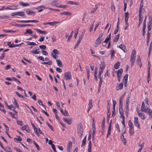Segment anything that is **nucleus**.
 <instances>
[{
    "label": "nucleus",
    "instance_id": "obj_1",
    "mask_svg": "<svg viewBox=\"0 0 152 152\" xmlns=\"http://www.w3.org/2000/svg\"><path fill=\"white\" fill-rule=\"evenodd\" d=\"M144 101L146 103V105H145L143 102H142L141 107V110L142 111H144L145 113L150 109L149 108V106L148 102V99H146L144 100Z\"/></svg>",
    "mask_w": 152,
    "mask_h": 152
},
{
    "label": "nucleus",
    "instance_id": "obj_2",
    "mask_svg": "<svg viewBox=\"0 0 152 152\" xmlns=\"http://www.w3.org/2000/svg\"><path fill=\"white\" fill-rule=\"evenodd\" d=\"M77 130L78 134L80 137H81L83 134V128L81 123H79L77 127Z\"/></svg>",
    "mask_w": 152,
    "mask_h": 152
},
{
    "label": "nucleus",
    "instance_id": "obj_3",
    "mask_svg": "<svg viewBox=\"0 0 152 152\" xmlns=\"http://www.w3.org/2000/svg\"><path fill=\"white\" fill-rule=\"evenodd\" d=\"M64 78L66 80H69L72 79L71 75L70 72H66L64 75Z\"/></svg>",
    "mask_w": 152,
    "mask_h": 152
},
{
    "label": "nucleus",
    "instance_id": "obj_4",
    "mask_svg": "<svg viewBox=\"0 0 152 152\" xmlns=\"http://www.w3.org/2000/svg\"><path fill=\"white\" fill-rule=\"evenodd\" d=\"M15 15H17L20 16H22L24 15H25L24 14V12L23 11L19 12H15L12 13L11 16H13Z\"/></svg>",
    "mask_w": 152,
    "mask_h": 152
},
{
    "label": "nucleus",
    "instance_id": "obj_5",
    "mask_svg": "<svg viewBox=\"0 0 152 152\" xmlns=\"http://www.w3.org/2000/svg\"><path fill=\"white\" fill-rule=\"evenodd\" d=\"M17 22H20L21 23H30V22H36V23H39V21L38 20H19L17 21Z\"/></svg>",
    "mask_w": 152,
    "mask_h": 152
},
{
    "label": "nucleus",
    "instance_id": "obj_6",
    "mask_svg": "<svg viewBox=\"0 0 152 152\" xmlns=\"http://www.w3.org/2000/svg\"><path fill=\"white\" fill-rule=\"evenodd\" d=\"M72 146V142L71 141L68 142L67 147V152H71V148Z\"/></svg>",
    "mask_w": 152,
    "mask_h": 152
},
{
    "label": "nucleus",
    "instance_id": "obj_7",
    "mask_svg": "<svg viewBox=\"0 0 152 152\" xmlns=\"http://www.w3.org/2000/svg\"><path fill=\"white\" fill-rule=\"evenodd\" d=\"M134 123L135 126H137L138 129H140V126L138 122V118L137 117L134 118Z\"/></svg>",
    "mask_w": 152,
    "mask_h": 152
},
{
    "label": "nucleus",
    "instance_id": "obj_8",
    "mask_svg": "<svg viewBox=\"0 0 152 152\" xmlns=\"http://www.w3.org/2000/svg\"><path fill=\"white\" fill-rule=\"evenodd\" d=\"M139 22L138 24V27H139L142 23L143 17L141 13H139Z\"/></svg>",
    "mask_w": 152,
    "mask_h": 152
},
{
    "label": "nucleus",
    "instance_id": "obj_9",
    "mask_svg": "<svg viewBox=\"0 0 152 152\" xmlns=\"http://www.w3.org/2000/svg\"><path fill=\"white\" fill-rule=\"evenodd\" d=\"M63 120L69 125H70L72 121V119L71 118L69 119H68L67 118L64 117L63 118Z\"/></svg>",
    "mask_w": 152,
    "mask_h": 152
},
{
    "label": "nucleus",
    "instance_id": "obj_10",
    "mask_svg": "<svg viewBox=\"0 0 152 152\" xmlns=\"http://www.w3.org/2000/svg\"><path fill=\"white\" fill-rule=\"evenodd\" d=\"M137 112L138 115L143 120H144L145 118V117L144 113H140L139 110H137Z\"/></svg>",
    "mask_w": 152,
    "mask_h": 152
},
{
    "label": "nucleus",
    "instance_id": "obj_11",
    "mask_svg": "<svg viewBox=\"0 0 152 152\" xmlns=\"http://www.w3.org/2000/svg\"><path fill=\"white\" fill-rule=\"evenodd\" d=\"M60 22L58 21H53L47 23H44L43 24L44 25L49 24L50 26H54L56 24L59 23Z\"/></svg>",
    "mask_w": 152,
    "mask_h": 152
},
{
    "label": "nucleus",
    "instance_id": "obj_12",
    "mask_svg": "<svg viewBox=\"0 0 152 152\" xmlns=\"http://www.w3.org/2000/svg\"><path fill=\"white\" fill-rule=\"evenodd\" d=\"M123 72V69L121 68L117 71V77H121V75Z\"/></svg>",
    "mask_w": 152,
    "mask_h": 152
},
{
    "label": "nucleus",
    "instance_id": "obj_13",
    "mask_svg": "<svg viewBox=\"0 0 152 152\" xmlns=\"http://www.w3.org/2000/svg\"><path fill=\"white\" fill-rule=\"evenodd\" d=\"M17 6L16 5H13L10 7H7L6 8V10H15L17 9Z\"/></svg>",
    "mask_w": 152,
    "mask_h": 152
},
{
    "label": "nucleus",
    "instance_id": "obj_14",
    "mask_svg": "<svg viewBox=\"0 0 152 152\" xmlns=\"http://www.w3.org/2000/svg\"><path fill=\"white\" fill-rule=\"evenodd\" d=\"M31 124L32 126H33V127L34 128V131H35V133L37 135V136L39 137V134L38 133V131H37V128H36V126L34 125V124L31 121Z\"/></svg>",
    "mask_w": 152,
    "mask_h": 152
},
{
    "label": "nucleus",
    "instance_id": "obj_15",
    "mask_svg": "<svg viewBox=\"0 0 152 152\" xmlns=\"http://www.w3.org/2000/svg\"><path fill=\"white\" fill-rule=\"evenodd\" d=\"M136 57H131L130 59V61L131 62V67H132L134 65L135 62Z\"/></svg>",
    "mask_w": 152,
    "mask_h": 152
},
{
    "label": "nucleus",
    "instance_id": "obj_16",
    "mask_svg": "<svg viewBox=\"0 0 152 152\" xmlns=\"http://www.w3.org/2000/svg\"><path fill=\"white\" fill-rule=\"evenodd\" d=\"M92 131H93V134H92V138L93 139L95 136V133L96 129L95 127V123H93L92 124Z\"/></svg>",
    "mask_w": 152,
    "mask_h": 152
},
{
    "label": "nucleus",
    "instance_id": "obj_17",
    "mask_svg": "<svg viewBox=\"0 0 152 152\" xmlns=\"http://www.w3.org/2000/svg\"><path fill=\"white\" fill-rule=\"evenodd\" d=\"M105 67V65L103 63H101L100 64L99 71L103 72Z\"/></svg>",
    "mask_w": 152,
    "mask_h": 152
},
{
    "label": "nucleus",
    "instance_id": "obj_18",
    "mask_svg": "<svg viewBox=\"0 0 152 152\" xmlns=\"http://www.w3.org/2000/svg\"><path fill=\"white\" fill-rule=\"evenodd\" d=\"M118 86L116 87V89L117 90L122 89L123 87V84L122 83L118 85Z\"/></svg>",
    "mask_w": 152,
    "mask_h": 152
},
{
    "label": "nucleus",
    "instance_id": "obj_19",
    "mask_svg": "<svg viewBox=\"0 0 152 152\" xmlns=\"http://www.w3.org/2000/svg\"><path fill=\"white\" fill-rule=\"evenodd\" d=\"M22 129L23 130H26L27 132H29L30 130L28 126L27 125H26L22 127Z\"/></svg>",
    "mask_w": 152,
    "mask_h": 152
},
{
    "label": "nucleus",
    "instance_id": "obj_20",
    "mask_svg": "<svg viewBox=\"0 0 152 152\" xmlns=\"http://www.w3.org/2000/svg\"><path fill=\"white\" fill-rule=\"evenodd\" d=\"M137 64L140 67H141L142 65L140 57V56L138 57L137 58Z\"/></svg>",
    "mask_w": 152,
    "mask_h": 152
},
{
    "label": "nucleus",
    "instance_id": "obj_21",
    "mask_svg": "<svg viewBox=\"0 0 152 152\" xmlns=\"http://www.w3.org/2000/svg\"><path fill=\"white\" fill-rule=\"evenodd\" d=\"M92 99H90L89 100V103L88 104V112L90 110V109L91 108L93 107V105L92 104Z\"/></svg>",
    "mask_w": 152,
    "mask_h": 152
},
{
    "label": "nucleus",
    "instance_id": "obj_22",
    "mask_svg": "<svg viewBox=\"0 0 152 152\" xmlns=\"http://www.w3.org/2000/svg\"><path fill=\"white\" fill-rule=\"evenodd\" d=\"M128 75L126 74L123 77V80L125 84H126L127 81Z\"/></svg>",
    "mask_w": 152,
    "mask_h": 152
},
{
    "label": "nucleus",
    "instance_id": "obj_23",
    "mask_svg": "<svg viewBox=\"0 0 152 152\" xmlns=\"http://www.w3.org/2000/svg\"><path fill=\"white\" fill-rule=\"evenodd\" d=\"M56 61L58 66L59 67H62L63 66L62 62L60 60L56 59Z\"/></svg>",
    "mask_w": 152,
    "mask_h": 152
},
{
    "label": "nucleus",
    "instance_id": "obj_24",
    "mask_svg": "<svg viewBox=\"0 0 152 152\" xmlns=\"http://www.w3.org/2000/svg\"><path fill=\"white\" fill-rule=\"evenodd\" d=\"M121 138L122 141L123 142V144H124V145H125L126 142V139L124 138L123 134H122L121 136Z\"/></svg>",
    "mask_w": 152,
    "mask_h": 152
},
{
    "label": "nucleus",
    "instance_id": "obj_25",
    "mask_svg": "<svg viewBox=\"0 0 152 152\" xmlns=\"http://www.w3.org/2000/svg\"><path fill=\"white\" fill-rule=\"evenodd\" d=\"M39 50V49H35L34 50H31L30 51V52L33 54H39V53L40 52L39 51H37V50Z\"/></svg>",
    "mask_w": 152,
    "mask_h": 152
},
{
    "label": "nucleus",
    "instance_id": "obj_26",
    "mask_svg": "<svg viewBox=\"0 0 152 152\" xmlns=\"http://www.w3.org/2000/svg\"><path fill=\"white\" fill-rule=\"evenodd\" d=\"M143 7V4H142V1H141V3H140V6L139 13L141 14Z\"/></svg>",
    "mask_w": 152,
    "mask_h": 152
},
{
    "label": "nucleus",
    "instance_id": "obj_27",
    "mask_svg": "<svg viewBox=\"0 0 152 152\" xmlns=\"http://www.w3.org/2000/svg\"><path fill=\"white\" fill-rule=\"evenodd\" d=\"M120 37V34H118L116 35L115 37L113 39V41L114 42H117L118 41L119 38Z\"/></svg>",
    "mask_w": 152,
    "mask_h": 152
},
{
    "label": "nucleus",
    "instance_id": "obj_28",
    "mask_svg": "<svg viewBox=\"0 0 152 152\" xmlns=\"http://www.w3.org/2000/svg\"><path fill=\"white\" fill-rule=\"evenodd\" d=\"M119 48L122 50L124 52H126V51L125 50L126 47L124 45L121 44L119 46Z\"/></svg>",
    "mask_w": 152,
    "mask_h": 152
},
{
    "label": "nucleus",
    "instance_id": "obj_29",
    "mask_svg": "<svg viewBox=\"0 0 152 152\" xmlns=\"http://www.w3.org/2000/svg\"><path fill=\"white\" fill-rule=\"evenodd\" d=\"M35 30H36L37 31L39 32V33L41 34H46L47 32V31H42L41 30L38 29H36Z\"/></svg>",
    "mask_w": 152,
    "mask_h": 152
},
{
    "label": "nucleus",
    "instance_id": "obj_30",
    "mask_svg": "<svg viewBox=\"0 0 152 152\" xmlns=\"http://www.w3.org/2000/svg\"><path fill=\"white\" fill-rule=\"evenodd\" d=\"M119 113L121 115V116H120V118H122V117H123L124 114V111L123 108L120 109H119Z\"/></svg>",
    "mask_w": 152,
    "mask_h": 152
},
{
    "label": "nucleus",
    "instance_id": "obj_31",
    "mask_svg": "<svg viewBox=\"0 0 152 152\" xmlns=\"http://www.w3.org/2000/svg\"><path fill=\"white\" fill-rule=\"evenodd\" d=\"M72 14V13H71L70 12H69L68 11H66L65 12H61L60 13L61 15H71Z\"/></svg>",
    "mask_w": 152,
    "mask_h": 152
},
{
    "label": "nucleus",
    "instance_id": "obj_32",
    "mask_svg": "<svg viewBox=\"0 0 152 152\" xmlns=\"http://www.w3.org/2000/svg\"><path fill=\"white\" fill-rule=\"evenodd\" d=\"M120 65V63L119 62H117L115 64L114 67L115 69H117L119 68Z\"/></svg>",
    "mask_w": 152,
    "mask_h": 152
},
{
    "label": "nucleus",
    "instance_id": "obj_33",
    "mask_svg": "<svg viewBox=\"0 0 152 152\" xmlns=\"http://www.w3.org/2000/svg\"><path fill=\"white\" fill-rule=\"evenodd\" d=\"M27 33H28L29 34H32L33 33L32 30L29 29H27L26 30V32L24 34H26Z\"/></svg>",
    "mask_w": 152,
    "mask_h": 152
},
{
    "label": "nucleus",
    "instance_id": "obj_34",
    "mask_svg": "<svg viewBox=\"0 0 152 152\" xmlns=\"http://www.w3.org/2000/svg\"><path fill=\"white\" fill-rule=\"evenodd\" d=\"M94 71H95V72H94V78H95V80L96 81H97V80H98L97 76V69L96 68H95V69L94 70Z\"/></svg>",
    "mask_w": 152,
    "mask_h": 152
},
{
    "label": "nucleus",
    "instance_id": "obj_35",
    "mask_svg": "<svg viewBox=\"0 0 152 152\" xmlns=\"http://www.w3.org/2000/svg\"><path fill=\"white\" fill-rule=\"evenodd\" d=\"M26 12L28 15H34L35 14V13L34 11H26Z\"/></svg>",
    "mask_w": 152,
    "mask_h": 152
},
{
    "label": "nucleus",
    "instance_id": "obj_36",
    "mask_svg": "<svg viewBox=\"0 0 152 152\" xmlns=\"http://www.w3.org/2000/svg\"><path fill=\"white\" fill-rule=\"evenodd\" d=\"M145 113H148L151 118H152V110L150 109Z\"/></svg>",
    "mask_w": 152,
    "mask_h": 152
},
{
    "label": "nucleus",
    "instance_id": "obj_37",
    "mask_svg": "<svg viewBox=\"0 0 152 152\" xmlns=\"http://www.w3.org/2000/svg\"><path fill=\"white\" fill-rule=\"evenodd\" d=\"M19 4L23 6H29V4L28 3H25L22 2H20Z\"/></svg>",
    "mask_w": 152,
    "mask_h": 152
},
{
    "label": "nucleus",
    "instance_id": "obj_38",
    "mask_svg": "<svg viewBox=\"0 0 152 152\" xmlns=\"http://www.w3.org/2000/svg\"><path fill=\"white\" fill-rule=\"evenodd\" d=\"M111 34L110 33L107 36L106 39L105 40L108 42L111 39Z\"/></svg>",
    "mask_w": 152,
    "mask_h": 152
},
{
    "label": "nucleus",
    "instance_id": "obj_39",
    "mask_svg": "<svg viewBox=\"0 0 152 152\" xmlns=\"http://www.w3.org/2000/svg\"><path fill=\"white\" fill-rule=\"evenodd\" d=\"M111 34L110 33L107 36L106 39L105 40L108 42L111 39Z\"/></svg>",
    "mask_w": 152,
    "mask_h": 152
},
{
    "label": "nucleus",
    "instance_id": "obj_40",
    "mask_svg": "<svg viewBox=\"0 0 152 152\" xmlns=\"http://www.w3.org/2000/svg\"><path fill=\"white\" fill-rule=\"evenodd\" d=\"M111 34L110 33L107 36L106 39L105 40L108 42L111 39Z\"/></svg>",
    "mask_w": 152,
    "mask_h": 152
},
{
    "label": "nucleus",
    "instance_id": "obj_41",
    "mask_svg": "<svg viewBox=\"0 0 152 152\" xmlns=\"http://www.w3.org/2000/svg\"><path fill=\"white\" fill-rule=\"evenodd\" d=\"M135 54L136 52L135 51V50L134 49L132 52L131 57H136Z\"/></svg>",
    "mask_w": 152,
    "mask_h": 152
},
{
    "label": "nucleus",
    "instance_id": "obj_42",
    "mask_svg": "<svg viewBox=\"0 0 152 152\" xmlns=\"http://www.w3.org/2000/svg\"><path fill=\"white\" fill-rule=\"evenodd\" d=\"M114 52H115V50L113 49L112 50L110 51V54H111V59L115 57V56L114 55Z\"/></svg>",
    "mask_w": 152,
    "mask_h": 152
},
{
    "label": "nucleus",
    "instance_id": "obj_43",
    "mask_svg": "<svg viewBox=\"0 0 152 152\" xmlns=\"http://www.w3.org/2000/svg\"><path fill=\"white\" fill-rule=\"evenodd\" d=\"M58 4V1H53L51 4L54 6H55L56 7V6H58V5H57Z\"/></svg>",
    "mask_w": 152,
    "mask_h": 152
},
{
    "label": "nucleus",
    "instance_id": "obj_44",
    "mask_svg": "<svg viewBox=\"0 0 152 152\" xmlns=\"http://www.w3.org/2000/svg\"><path fill=\"white\" fill-rule=\"evenodd\" d=\"M53 52L55 54L59 55L60 54V53L58 50L56 49H53Z\"/></svg>",
    "mask_w": 152,
    "mask_h": 152
},
{
    "label": "nucleus",
    "instance_id": "obj_45",
    "mask_svg": "<svg viewBox=\"0 0 152 152\" xmlns=\"http://www.w3.org/2000/svg\"><path fill=\"white\" fill-rule=\"evenodd\" d=\"M3 31L5 32H12L15 33L17 31H13L12 30H3Z\"/></svg>",
    "mask_w": 152,
    "mask_h": 152
},
{
    "label": "nucleus",
    "instance_id": "obj_46",
    "mask_svg": "<svg viewBox=\"0 0 152 152\" xmlns=\"http://www.w3.org/2000/svg\"><path fill=\"white\" fill-rule=\"evenodd\" d=\"M84 34V32H82L81 35L79 36V39L78 40L81 41L83 39V37Z\"/></svg>",
    "mask_w": 152,
    "mask_h": 152
},
{
    "label": "nucleus",
    "instance_id": "obj_47",
    "mask_svg": "<svg viewBox=\"0 0 152 152\" xmlns=\"http://www.w3.org/2000/svg\"><path fill=\"white\" fill-rule=\"evenodd\" d=\"M15 94H16V95H17V96H18L19 97H20V98H24V96H23V95H21V94H19L18 92H17V91H15Z\"/></svg>",
    "mask_w": 152,
    "mask_h": 152
},
{
    "label": "nucleus",
    "instance_id": "obj_48",
    "mask_svg": "<svg viewBox=\"0 0 152 152\" xmlns=\"http://www.w3.org/2000/svg\"><path fill=\"white\" fill-rule=\"evenodd\" d=\"M28 45H37L35 43L33 42H27Z\"/></svg>",
    "mask_w": 152,
    "mask_h": 152
},
{
    "label": "nucleus",
    "instance_id": "obj_49",
    "mask_svg": "<svg viewBox=\"0 0 152 152\" xmlns=\"http://www.w3.org/2000/svg\"><path fill=\"white\" fill-rule=\"evenodd\" d=\"M125 92L124 93L123 95H122L121 96L120 98L119 99V102H123V100L124 98V96L125 95Z\"/></svg>",
    "mask_w": 152,
    "mask_h": 152
},
{
    "label": "nucleus",
    "instance_id": "obj_50",
    "mask_svg": "<svg viewBox=\"0 0 152 152\" xmlns=\"http://www.w3.org/2000/svg\"><path fill=\"white\" fill-rule=\"evenodd\" d=\"M115 108H113V110L112 112V116L114 117L115 115Z\"/></svg>",
    "mask_w": 152,
    "mask_h": 152
},
{
    "label": "nucleus",
    "instance_id": "obj_51",
    "mask_svg": "<svg viewBox=\"0 0 152 152\" xmlns=\"http://www.w3.org/2000/svg\"><path fill=\"white\" fill-rule=\"evenodd\" d=\"M34 143L38 150H39L40 148L39 146L37 144L35 141H33Z\"/></svg>",
    "mask_w": 152,
    "mask_h": 152
},
{
    "label": "nucleus",
    "instance_id": "obj_52",
    "mask_svg": "<svg viewBox=\"0 0 152 152\" xmlns=\"http://www.w3.org/2000/svg\"><path fill=\"white\" fill-rule=\"evenodd\" d=\"M38 102L39 103V104L40 105H42L43 107H44V108L45 109V106L42 103V102L40 100H38Z\"/></svg>",
    "mask_w": 152,
    "mask_h": 152
},
{
    "label": "nucleus",
    "instance_id": "obj_53",
    "mask_svg": "<svg viewBox=\"0 0 152 152\" xmlns=\"http://www.w3.org/2000/svg\"><path fill=\"white\" fill-rule=\"evenodd\" d=\"M105 118H104L103 119L102 123V127H105Z\"/></svg>",
    "mask_w": 152,
    "mask_h": 152
},
{
    "label": "nucleus",
    "instance_id": "obj_54",
    "mask_svg": "<svg viewBox=\"0 0 152 152\" xmlns=\"http://www.w3.org/2000/svg\"><path fill=\"white\" fill-rule=\"evenodd\" d=\"M80 42L81 41L77 40V42L74 48H76L78 47L80 43Z\"/></svg>",
    "mask_w": 152,
    "mask_h": 152
},
{
    "label": "nucleus",
    "instance_id": "obj_55",
    "mask_svg": "<svg viewBox=\"0 0 152 152\" xmlns=\"http://www.w3.org/2000/svg\"><path fill=\"white\" fill-rule=\"evenodd\" d=\"M96 7L93 9V11H91V12L92 13H94V12L98 8V5H95Z\"/></svg>",
    "mask_w": 152,
    "mask_h": 152
},
{
    "label": "nucleus",
    "instance_id": "obj_56",
    "mask_svg": "<svg viewBox=\"0 0 152 152\" xmlns=\"http://www.w3.org/2000/svg\"><path fill=\"white\" fill-rule=\"evenodd\" d=\"M73 31H72V32H71V33L70 35L68 37V39H67V41L68 42L69 41L71 37H72V35L73 34Z\"/></svg>",
    "mask_w": 152,
    "mask_h": 152
},
{
    "label": "nucleus",
    "instance_id": "obj_57",
    "mask_svg": "<svg viewBox=\"0 0 152 152\" xmlns=\"http://www.w3.org/2000/svg\"><path fill=\"white\" fill-rule=\"evenodd\" d=\"M91 147L92 144H89L88 147V152H91Z\"/></svg>",
    "mask_w": 152,
    "mask_h": 152
},
{
    "label": "nucleus",
    "instance_id": "obj_58",
    "mask_svg": "<svg viewBox=\"0 0 152 152\" xmlns=\"http://www.w3.org/2000/svg\"><path fill=\"white\" fill-rule=\"evenodd\" d=\"M44 37H42L41 36H40V38H39L38 41L41 42H42L44 39Z\"/></svg>",
    "mask_w": 152,
    "mask_h": 152
},
{
    "label": "nucleus",
    "instance_id": "obj_59",
    "mask_svg": "<svg viewBox=\"0 0 152 152\" xmlns=\"http://www.w3.org/2000/svg\"><path fill=\"white\" fill-rule=\"evenodd\" d=\"M71 4L72 5H78L79 4V3L78 2L73 1H71Z\"/></svg>",
    "mask_w": 152,
    "mask_h": 152
},
{
    "label": "nucleus",
    "instance_id": "obj_60",
    "mask_svg": "<svg viewBox=\"0 0 152 152\" xmlns=\"http://www.w3.org/2000/svg\"><path fill=\"white\" fill-rule=\"evenodd\" d=\"M39 47L41 49H45L46 48V46L45 45H40L39 46Z\"/></svg>",
    "mask_w": 152,
    "mask_h": 152
},
{
    "label": "nucleus",
    "instance_id": "obj_61",
    "mask_svg": "<svg viewBox=\"0 0 152 152\" xmlns=\"http://www.w3.org/2000/svg\"><path fill=\"white\" fill-rule=\"evenodd\" d=\"M129 130V134L130 135H132L134 133V129Z\"/></svg>",
    "mask_w": 152,
    "mask_h": 152
},
{
    "label": "nucleus",
    "instance_id": "obj_62",
    "mask_svg": "<svg viewBox=\"0 0 152 152\" xmlns=\"http://www.w3.org/2000/svg\"><path fill=\"white\" fill-rule=\"evenodd\" d=\"M101 40L100 39H99V38H97L96 39L95 42H96V43L99 44L101 42Z\"/></svg>",
    "mask_w": 152,
    "mask_h": 152
},
{
    "label": "nucleus",
    "instance_id": "obj_63",
    "mask_svg": "<svg viewBox=\"0 0 152 152\" xmlns=\"http://www.w3.org/2000/svg\"><path fill=\"white\" fill-rule=\"evenodd\" d=\"M17 124L21 126L22 125V121L17 120Z\"/></svg>",
    "mask_w": 152,
    "mask_h": 152
},
{
    "label": "nucleus",
    "instance_id": "obj_64",
    "mask_svg": "<svg viewBox=\"0 0 152 152\" xmlns=\"http://www.w3.org/2000/svg\"><path fill=\"white\" fill-rule=\"evenodd\" d=\"M56 70L59 73H61L62 72V69L58 67H57L56 68Z\"/></svg>",
    "mask_w": 152,
    "mask_h": 152
}]
</instances>
